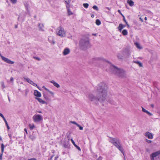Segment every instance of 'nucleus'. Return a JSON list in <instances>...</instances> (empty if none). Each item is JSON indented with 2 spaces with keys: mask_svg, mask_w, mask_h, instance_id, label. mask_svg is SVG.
Masks as SVG:
<instances>
[{
  "mask_svg": "<svg viewBox=\"0 0 160 160\" xmlns=\"http://www.w3.org/2000/svg\"><path fill=\"white\" fill-rule=\"evenodd\" d=\"M56 34L61 37L63 38L66 36V32L62 27L60 26L57 29Z\"/></svg>",
  "mask_w": 160,
  "mask_h": 160,
  "instance_id": "5",
  "label": "nucleus"
},
{
  "mask_svg": "<svg viewBox=\"0 0 160 160\" xmlns=\"http://www.w3.org/2000/svg\"><path fill=\"white\" fill-rule=\"evenodd\" d=\"M4 145L3 143L1 145V153L0 155V160H1L2 159V157L4 151Z\"/></svg>",
  "mask_w": 160,
  "mask_h": 160,
  "instance_id": "10",
  "label": "nucleus"
},
{
  "mask_svg": "<svg viewBox=\"0 0 160 160\" xmlns=\"http://www.w3.org/2000/svg\"><path fill=\"white\" fill-rule=\"evenodd\" d=\"M50 82L52 83L53 85L57 88L60 87V85L57 82H55L54 81L52 80L50 81Z\"/></svg>",
  "mask_w": 160,
  "mask_h": 160,
  "instance_id": "20",
  "label": "nucleus"
},
{
  "mask_svg": "<svg viewBox=\"0 0 160 160\" xmlns=\"http://www.w3.org/2000/svg\"><path fill=\"white\" fill-rule=\"evenodd\" d=\"M25 95H27L28 92V89H26L25 90Z\"/></svg>",
  "mask_w": 160,
  "mask_h": 160,
  "instance_id": "46",
  "label": "nucleus"
},
{
  "mask_svg": "<svg viewBox=\"0 0 160 160\" xmlns=\"http://www.w3.org/2000/svg\"><path fill=\"white\" fill-rule=\"evenodd\" d=\"M133 62L138 64L140 67H142L143 66L142 63L139 61H133Z\"/></svg>",
  "mask_w": 160,
  "mask_h": 160,
  "instance_id": "28",
  "label": "nucleus"
},
{
  "mask_svg": "<svg viewBox=\"0 0 160 160\" xmlns=\"http://www.w3.org/2000/svg\"><path fill=\"white\" fill-rule=\"evenodd\" d=\"M10 80L12 82H13V78L12 77H11V78H10Z\"/></svg>",
  "mask_w": 160,
  "mask_h": 160,
  "instance_id": "50",
  "label": "nucleus"
},
{
  "mask_svg": "<svg viewBox=\"0 0 160 160\" xmlns=\"http://www.w3.org/2000/svg\"><path fill=\"white\" fill-rule=\"evenodd\" d=\"M96 23L97 25H99L101 24V21L99 19H97L96 20Z\"/></svg>",
  "mask_w": 160,
  "mask_h": 160,
  "instance_id": "32",
  "label": "nucleus"
},
{
  "mask_svg": "<svg viewBox=\"0 0 160 160\" xmlns=\"http://www.w3.org/2000/svg\"><path fill=\"white\" fill-rule=\"evenodd\" d=\"M24 130L26 132V133L27 134H28V132L27 131V129L26 128H24Z\"/></svg>",
  "mask_w": 160,
  "mask_h": 160,
  "instance_id": "56",
  "label": "nucleus"
},
{
  "mask_svg": "<svg viewBox=\"0 0 160 160\" xmlns=\"http://www.w3.org/2000/svg\"><path fill=\"white\" fill-rule=\"evenodd\" d=\"M91 16L92 18H93L94 17V14H92L91 15Z\"/></svg>",
  "mask_w": 160,
  "mask_h": 160,
  "instance_id": "59",
  "label": "nucleus"
},
{
  "mask_svg": "<svg viewBox=\"0 0 160 160\" xmlns=\"http://www.w3.org/2000/svg\"><path fill=\"white\" fill-rule=\"evenodd\" d=\"M54 156V155H52V156L50 159L49 160H52V158Z\"/></svg>",
  "mask_w": 160,
  "mask_h": 160,
  "instance_id": "55",
  "label": "nucleus"
},
{
  "mask_svg": "<svg viewBox=\"0 0 160 160\" xmlns=\"http://www.w3.org/2000/svg\"><path fill=\"white\" fill-rule=\"evenodd\" d=\"M71 122L72 123V124H75V125H76L77 126L78 124V123H77L76 122H75L74 121H72V122Z\"/></svg>",
  "mask_w": 160,
  "mask_h": 160,
  "instance_id": "41",
  "label": "nucleus"
},
{
  "mask_svg": "<svg viewBox=\"0 0 160 160\" xmlns=\"http://www.w3.org/2000/svg\"><path fill=\"white\" fill-rule=\"evenodd\" d=\"M115 98L114 96H112V97H110L109 98L107 99V101L111 104H115L116 103V102L114 100Z\"/></svg>",
  "mask_w": 160,
  "mask_h": 160,
  "instance_id": "8",
  "label": "nucleus"
},
{
  "mask_svg": "<svg viewBox=\"0 0 160 160\" xmlns=\"http://www.w3.org/2000/svg\"><path fill=\"white\" fill-rule=\"evenodd\" d=\"M34 95L38 97H40L41 96V93L40 92L36 90H35L34 92Z\"/></svg>",
  "mask_w": 160,
  "mask_h": 160,
  "instance_id": "13",
  "label": "nucleus"
},
{
  "mask_svg": "<svg viewBox=\"0 0 160 160\" xmlns=\"http://www.w3.org/2000/svg\"><path fill=\"white\" fill-rule=\"evenodd\" d=\"M126 24L127 25V27L128 28H129L130 27V26H129V25L128 24V23H127V24Z\"/></svg>",
  "mask_w": 160,
  "mask_h": 160,
  "instance_id": "61",
  "label": "nucleus"
},
{
  "mask_svg": "<svg viewBox=\"0 0 160 160\" xmlns=\"http://www.w3.org/2000/svg\"><path fill=\"white\" fill-rule=\"evenodd\" d=\"M144 19H145V20H147V18L146 17H145V18Z\"/></svg>",
  "mask_w": 160,
  "mask_h": 160,
  "instance_id": "64",
  "label": "nucleus"
},
{
  "mask_svg": "<svg viewBox=\"0 0 160 160\" xmlns=\"http://www.w3.org/2000/svg\"><path fill=\"white\" fill-rule=\"evenodd\" d=\"M142 111L147 113L148 115L149 116H151L152 115V114L150 113V112L146 110L145 108H143L142 107Z\"/></svg>",
  "mask_w": 160,
  "mask_h": 160,
  "instance_id": "21",
  "label": "nucleus"
},
{
  "mask_svg": "<svg viewBox=\"0 0 160 160\" xmlns=\"http://www.w3.org/2000/svg\"><path fill=\"white\" fill-rule=\"evenodd\" d=\"M29 138L32 141L34 140L36 138V135L33 133L31 134L29 136Z\"/></svg>",
  "mask_w": 160,
  "mask_h": 160,
  "instance_id": "17",
  "label": "nucleus"
},
{
  "mask_svg": "<svg viewBox=\"0 0 160 160\" xmlns=\"http://www.w3.org/2000/svg\"><path fill=\"white\" fill-rule=\"evenodd\" d=\"M45 90H46L48 92L49 90H48V88H44Z\"/></svg>",
  "mask_w": 160,
  "mask_h": 160,
  "instance_id": "57",
  "label": "nucleus"
},
{
  "mask_svg": "<svg viewBox=\"0 0 160 160\" xmlns=\"http://www.w3.org/2000/svg\"><path fill=\"white\" fill-rule=\"evenodd\" d=\"M71 141L72 142V143L75 146V147L78 150L80 151L81 150L80 148L75 144V142L74 141V140L72 139H71Z\"/></svg>",
  "mask_w": 160,
  "mask_h": 160,
  "instance_id": "18",
  "label": "nucleus"
},
{
  "mask_svg": "<svg viewBox=\"0 0 160 160\" xmlns=\"http://www.w3.org/2000/svg\"><path fill=\"white\" fill-rule=\"evenodd\" d=\"M83 5L85 8H87L88 7L89 5L88 3H85L83 4Z\"/></svg>",
  "mask_w": 160,
  "mask_h": 160,
  "instance_id": "36",
  "label": "nucleus"
},
{
  "mask_svg": "<svg viewBox=\"0 0 160 160\" xmlns=\"http://www.w3.org/2000/svg\"><path fill=\"white\" fill-rule=\"evenodd\" d=\"M11 2L13 4H15L17 2V0H10Z\"/></svg>",
  "mask_w": 160,
  "mask_h": 160,
  "instance_id": "35",
  "label": "nucleus"
},
{
  "mask_svg": "<svg viewBox=\"0 0 160 160\" xmlns=\"http://www.w3.org/2000/svg\"><path fill=\"white\" fill-rule=\"evenodd\" d=\"M108 92V86L104 83L101 82L98 84L97 91V97L92 94H90L88 98L91 101L95 102L97 100L102 102L106 99Z\"/></svg>",
  "mask_w": 160,
  "mask_h": 160,
  "instance_id": "1",
  "label": "nucleus"
},
{
  "mask_svg": "<svg viewBox=\"0 0 160 160\" xmlns=\"http://www.w3.org/2000/svg\"><path fill=\"white\" fill-rule=\"evenodd\" d=\"M118 12L120 14H121L122 16H123L122 13L120 10H118Z\"/></svg>",
  "mask_w": 160,
  "mask_h": 160,
  "instance_id": "48",
  "label": "nucleus"
},
{
  "mask_svg": "<svg viewBox=\"0 0 160 160\" xmlns=\"http://www.w3.org/2000/svg\"><path fill=\"white\" fill-rule=\"evenodd\" d=\"M33 121L36 122H38L43 120L42 116L39 114L34 115L33 117Z\"/></svg>",
  "mask_w": 160,
  "mask_h": 160,
  "instance_id": "7",
  "label": "nucleus"
},
{
  "mask_svg": "<svg viewBox=\"0 0 160 160\" xmlns=\"http://www.w3.org/2000/svg\"><path fill=\"white\" fill-rule=\"evenodd\" d=\"M23 78L24 80H26L27 82L30 84H31L32 85L34 83L30 79H29L27 77H24Z\"/></svg>",
  "mask_w": 160,
  "mask_h": 160,
  "instance_id": "15",
  "label": "nucleus"
},
{
  "mask_svg": "<svg viewBox=\"0 0 160 160\" xmlns=\"http://www.w3.org/2000/svg\"><path fill=\"white\" fill-rule=\"evenodd\" d=\"M70 6L66 7L68 14L69 15H72L73 14L72 12L70 11Z\"/></svg>",
  "mask_w": 160,
  "mask_h": 160,
  "instance_id": "19",
  "label": "nucleus"
},
{
  "mask_svg": "<svg viewBox=\"0 0 160 160\" xmlns=\"http://www.w3.org/2000/svg\"><path fill=\"white\" fill-rule=\"evenodd\" d=\"M139 19H140V21L142 22H143V20L142 18H141L140 17L139 18Z\"/></svg>",
  "mask_w": 160,
  "mask_h": 160,
  "instance_id": "53",
  "label": "nucleus"
},
{
  "mask_svg": "<svg viewBox=\"0 0 160 160\" xmlns=\"http://www.w3.org/2000/svg\"><path fill=\"white\" fill-rule=\"evenodd\" d=\"M117 56L118 58L119 59H123V57H124L123 54H122V51L121 52V53H118Z\"/></svg>",
  "mask_w": 160,
  "mask_h": 160,
  "instance_id": "25",
  "label": "nucleus"
},
{
  "mask_svg": "<svg viewBox=\"0 0 160 160\" xmlns=\"http://www.w3.org/2000/svg\"><path fill=\"white\" fill-rule=\"evenodd\" d=\"M79 46L82 50H86L91 47L89 38L88 37H83L79 42Z\"/></svg>",
  "mask_w": 160,
  "mask_h": 160,
  "instance_id": "3",
  "label": "nucleus"
},
{
  "mask_svg": "<svg viewBox=\"0 0 160 160\" xmlns=\"http://www.w3.org/2000/svg\"><path fill=\"white\" fill-rule=\"evenodd\" d=\"M8 129H10V127H9L8 125L6 126Z\"/></svg>",
  "mask_w": 160,
  "mask_h": 160,
  "instance_id": "58",
  "label": "nucleus"
},
{
  "mask_svg": "<svg viewBox=\"0 0 160 160\" xmlns=\"http://www.w3.org/2000/svg\"><path fill=\"white\" fill-rule=\"evenodd\" d=\"M92 8L96 10V11H98V7L97 6H96V5H94L92 7Z\"/></svg>",
  "mask_w": 160,
  "mask_h": 160,
  "instance_id": "37",
  "label": "nucleus"
},
{
  "mask_svg": "<svg viewBox=\"0 0 160 160\" xmlns=\"http://www.w3.org/2000/svg\"><path fill=\"white\" fill-rule=\"evenodd\" d=\"M146 142L148 143H151L152 142V141L151 140L148 139H146Z\"/></svg>",
  "mask_w": 160,
  "mask_h": 160,
  "instance_id": "47",
  "label": "nucleus"
},
{
  "mask_svg": "<svg viewBox=\"0 0 160 160\" xmlns=\"http://www.w3.org/2000/svg\"><path fill=\"white\" fill-rule=\"evenodd\" d=\"M77 126L79 127L80 130H82L83 129V127H82L79 124H78V125Z\"/></svg>",
  "mask_w": 160,
  "mask_h": 160,
  "instance_id": "39",
  "label": "nucleus"
},
{
  "mask_svg": "<svg viewBox=\"0 0 160 160\" xmlns=\"http://www.w3.org/2000/svg\"><path fill=\"white\" fill-rule=\"evenodd\" d=\"M151 160H154V158H152V157H151Z\"/></svg>",
  "mask_w": 160,
  "mask_h": 160,
  "instance_id": "63",
  "label": "nucleus"
},
{
  "mask_svg": "<svg viewBox=\"0 0 160 160\" xmlns=\"http://www.w3.org/2000/svg\"><path fill=\"white\" fill-rule=\"evenodd\" d=\"M109 68L110 71L112 73L116 74L122 78L126 77L125 72L123 69L117 68L113 65H111Z\"/></svg>",
  "mask_w": 160,
  "mask_h": 160,
  "instance_id": "2",
  "label": "nucleus"
},
{
  "mask_svg": "<svg viewBox=\"0 0 160 160\" xmlns=\"http://www.w3.org/2000/svg\"><path fill=\"white\" fill-rule=\"evenodd\" d=\"M134 44L136 47L138 49H142V47L140 46V45L139 43L136 42L134 43Z\"/></svg>",
  "mask_w": 160,
  "mask_h": 160,
  "instance_id": "26",
  "label": "nucleus"
},
{
  "mask_svg": "<svg viewBox=\"0 0 160 160\" xmlns=\"http://www.w3.org/2000/svg\"><path fill=\"white\" fill-rule=\"evenodd\" d=\"M72 0H64L66 6H70V3Z\"/></svg>",
  "mask_w": 160,
  "mask_h": 160,
  "instance_id": "24",
  "label": "nucleus"
},
{
  "mask_svg": "<svg viewBox=\"0 0 160 160\" xmlns=\"http://www.w3.org/2000/svg\"><path fill=\"white\" fill-rule=\"evenodd\" d=\"M37 112L39 113H42V112L41 111H37Z\"/></svg>",
  "mask_w": 160,
  "mask_h": 160,
  "instance_id": "60",
  "label": "nucleus"
},
{
  "mask_svg": "<svg viewBox=\"0 0 160 160\" xmlns=\"http://www.w3.org/2000/svg\"><path fill=\"white\" fill-rule=\"evenodd\" d=\"M160 154V151H159L152 153V154L151 155V157H152V158H154Z\"/></svg>",
  "mask_w": 160,
  "mask_h": 160,
  "instance_id": "12",
  "label": "nucleus"
},
{
  "mask_svg": "<svg viewBox=\"0 0 160 160\" xmlns=\"http://www.w3.org/2000/svg\"><path fill=\"white\" fill-rule=\"evenodd\" d=\"M48 40L49 42L52 44H54L55 43V42L53 40V38L52 36H49L48 38Z\"/></svg>",
  "mask_w": 160,
  "mask_h": 160,
  "instance_id": "14",
  "label": "nucleus"
},
{
  "mask_svg": "<svg viewBox=\"0 0 160 160\" xmlns=\"http://www.w3.org/2000/svg\"><path fill=\"white\" fill-rule=\"evenodd\" d=\"M39 29L40 31H44V30L43 29L44 25L43 24L39 23L38 24Z\"/></svg>",
  "mask_w": 160,
  "mask_h": 160,
  "instance_id": "16",
  "label": "nucleus"
},
{
  "mask_svg": "<svg viewBox=\"0 0 160 160\" xmlns=\"http://www.w3.org/2000/svg\"><path fill=\"white\" fill-rule=\"evenodd\" d=\"M92 35L96 36H97V33H92Z\"/></svg>",
  "mask_w": 160,
  "mask_h": 160,
  "instance_id": "52",
  "label": "nucleus"
},
{
  "mask_svg": "<svg viewBox=\"0 0 160 160\" xmlns=\"http://www.w3.org/2000/svg\"><path fill=\"white\" fill-rule=\"evenodd\" d=\"M44 97L46 100L51 101V99L47 95H44Z\"/></svg>",
  "mask_w": 160,
  "mask_h": 160,
  "instance_id": "34",
  "label": "nucleus"
},
{
  "mask_svg": "<svg viewBox=\"0 0 160 160\" xmlns=\"http://www.w3.org/2000/svg\"><path fill=\"white\" fill-rule=\"evenodd\" d=\"M29 128L30 129L32 130L35 127V126H34V125L33 124H30L29 125Z\"/></svg>",
  "mask_w": 160,
  "mask_h": 160,
  "instance_id": "33",
  "label": "nucleus"
},
{
  "mask_svg": "<svg viewBox=\"0 0 160 160\" xmlns=\"http://www.w3.org/2000/svg\"><path fill=\"white\" fill-rule=\"evenodd\" d=\"M102 157L100 156L97 159V160H102Z\"/></svg>",
  "mask_w": 160,
  "mask_h": 160,
  "instance_id": "45",
  "label": "nucleus"
},
{
  "mask_svg": "<svg viewBox=\"0 0 160 160\" xmlns=\"http://www.w3.org/2000/svg\"><path fill=\"white\" fill-rule=\"evenodd\" d=\"M2 86L3 87V88H5V86L4 85V83L3 82H2Z\"/></svg>",
  "mask_w": 160,
  "mask_h": 160,
  "instance_id": "51",
  "label": "nucleus"
},
{
  "mask_svg": "<svg viewBox=\"0 0 160 160\" xmlns=\"http://www.w3.org/2000/svg\"><path fill=\"white\" fill-rule=\"evenodd\" d=\"M70 52V49L68 48H66L64 50L63 52V54L65 56L68 54Z\"/></svg>",
  "mask_w": 160,
  "mask_h": 160,
  "instance_id": "11",
  "label": "nucleus"
},
{
  "mask_svg": "<svg viewBox=\"0 0 160 160\" xmlns=\"http://www.w3.org/2000/svg\"><path fill=\"white\" fill-rule=\"evenodd\" d=\"M145 136L149 139H152L153 138L152 134L149 132H146L145 134Z\"/></svg>",
  "mask_w": 160,
  "mask_h": 160,
  "instance_id": "9",
  "label": "nucleus"
},
{
  "mask_svg": "<svg viewBox=\"0 0 160 160\" xmlns=\"http://www.w3.org/2000/svg\"><path fill=\"white\" fill-rule=\"evenodd\" d=\"M0 117H1L3 119V120L5 122L6 124V125H8V123L6 119L5 118H4V117L3 115V114H2L1 113H0Z\"/></svg>",
  "mask_w": 160,
  "mask_h": 160,
  "instance_id": "27",
  "label": "nucleus"
},
{
  "mask_svg": "<svg viewBox=\"0 0 160 160\" xmlns=\"http://www.w3.org/2000/svg\"><path fill=\"white\" fill-rule=\"evenodd\" d=\"M28 160H37L36 158H32L30 159H29Z\"/></svg>",
  "mask_w": 160,
  "mask_h": 160,
  "instance_id": "44",
  "label": "nucleus"
},
{
  "mask_svg": "<svg viewBox=\"0 0 160 160\" xmlns=\"http://www.w3.org/2000/svg\"><path fill=\"white\" fill-rule=\"evenodd\" d=\"M8 136L9 137L10 139H11L12 138V135L11 134H8Z\"/></svg>",
  "mask_w": 160,
  "mask_h": 160,
  "instance_id": "49",
  "label": "nucleus"
},
{
  "mask_svg": "<svg viewBox=\"0 0 160 160\" xmlns=\"http://www.w3.org/2000/svg\"><path fill=\"white\" fill-rule=\"evenodd\" d=\"M33 58L34 59H35L37 60L38 61H40L41 60V59L40 58L38 57H34Z\"/></svg>",
  "mask_w": 160,
  "mask_h": 160,
  "instance_id": "38",
  "label": "nucleus"
},
{
  "mask_svg": "<svg viewBox=\"0 0 160 160\" xmlns=\"http://www.w3.org/2000/svg\"><path fill=\"white\" fill-rule=\"evenodd\" d=\"M24 5H25V8L26 9L28 12L29 13V9H28L29 6H28V4L27 3H26L25 4H24Z\"/></svg>",
  "mask_w": 160,
  "mask_h": 160,
  "instance_id": "31",
  "label": "nucleus"
},
{
  "mask_svg": "<svg viewBox=\"0 0 160 160\" xmlns=\"http://www.w3.org/2000/svg\"><path fill=\"white\" fill-rule=\"evenodd\" d=\"M48 92L50 93L51 95L52 96H53L54 94V93L52 92H51V91H50V90L48 91Z\"/></svg>",
  "mask_w": 160,
  "mask_h": 160,
  "instance_id": "43",
  "label": "nucleus"
},
{
  "mask_svg": "<svg viewBox=\"0 0 160 160\" xmlns=\"http://www.w3.org/2000/svg\"><path fill=\"white\" fill-rule=\"evenodd\" d=\"M107 8V9H108V10H110V8H108V7H107V8Z\"/></svg>",
  "mask_w": 160,
  "mask_h": 160,
  "instance_id": "62",
  "label": "nucleus"
},
{
  "mask_svg": "<svg viewBox=\"0 0 160 160\" xmlns=\"http://www.w3.org/2000/svg\"><path fill=\"white\" fill-rule=\"evenodd\" d=\"M36 99H37L40 103L42 104L46 103V102L45 101H43L41 98H36Z\"/></svg>",
  "mask_w": 160,
  "mask_h": 160,
  "instance_id": "22",
  "label": "nucleus"
},
{
  "mask_svg": "<svg viewBox=\"0 0 160 160\" xmlns=\"http://www.w3.org/2000/svg\"><path fill=\"white\" fill-rule=\"evenodd\" d=\"M58 156H56L55 157L54 160H57V159L58 158Z\"/></svg>",
  "mask_w": 160,
  "mask_h": 160,
  "instance_id": "54",
  "label": "nucleus"
},
{
  "mask_svg": "<svg viewBox=\"0 0 160 160\" xmlns=\"http://www.w3.org/2000/svg\"><path fill=\"white\" fill-rule=\"evenodd\" d=\"M123 20L125 22L126 24H127L128 22H127L124 16H123Z\"/></svg>",
  "mask_w": 160,
  "mask_h": 160,
  "instance_id": "42",
  "label": "nucleus"
},
{
  "mask_svg": "<svg viewBox=\"0 0 160 160\" xmlns=\"http://www.w3.org/2000/svg\"><path fill=\"white\" fill-rule=\"evenodd\" d=\"M109 142L114 145L121 152L124 153L123 150L121 147L120 140L116 138H110L109 139Z\"/></svg>",
  "mask_w": 160,
  "mask_h": 160,
  "instance_id": "4",
  "label": "nucleus"
},
{
  "mask_svg": "<svg viewBox=\"0 0 160 160\" xmlns=\"http://www.w3.org/2000/svg\"><path fill=\"white\" fill-rule=\"evenodd\" d=\"M127 2L131 7H132L134 5V2L132 0H127Z\"/></svg>",
  "mask_w": 160,
  "mask_h": 160,
  "instance_id": "23",
  "label": "nucleus"
},
{
  "mask_svg": "<svg viewBox=\"0 0 160 160\" xmlns=\"http://www.w3.org/2000/svg\"><path fill=\"white\" fill-rule=\"evenodd\" d=\"M123 28V27L122 24H120L118 26V29L121 31V30Z\"/></svg>",
  "mask_w": 160,
  "mask_h": 160,
  "instance_id": "30",
  "label": "nucleus"
},
{
  "mask_svg": "<svg viewBox=\"0 0 160 160\" xmlns=\"http://www.w3.org/2000/svg\"><path fill=\"white\" fill-rule=\"evenodd\" d=\"M122 53L124 57L128 58L130 56L131 52L129 48H126L123 50L122 51Z\"/></svg>",
  "mask_w": 160,
  "mask_h": 160,
  "instance_id": "6",
  "label": "nucleus"
},
{
  "mask_svg": "<svg viewBox=\"0 0 160 160\" xmlns=\"http://www.w3.org/2000/svg\"><path fill=\"white\" fill-rule=\"evenodd\" d=\"M32 85H33L34 86L37 87L38 89H40L39 87L38 86L37 84H36L34 82L33 83V84H32Z\"/></svg>",
  "mask_w": 160,
  "mask_h": 160,
  "instance_id": "40",
  "label": "nucleus"
},
{
  "mask_svg": "<svg viewBox=\"0 0 160 160\" xmlns=\"http://www.w3.org/2000/svg\"><path fill=\"white\" fill-rule=\"evenodd\" d=\"M122 33L123 35H126L128 34V32L127 30L124 29L122 31Z\"/></svg>",
  "mask_w": 160,
  "mask_h": 160,
  "instance_id": "29",
  "label": "nucleus"
}]
</instances>
